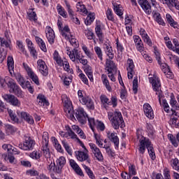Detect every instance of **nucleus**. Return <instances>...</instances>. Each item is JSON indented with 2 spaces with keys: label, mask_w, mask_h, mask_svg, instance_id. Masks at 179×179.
Returning a JSON list of instances; mask_svg holds the SVG:
<instances>
[{
  "label": "nucleus",
  "mask_w": 179,
  "mask_h": 179,
  "mask_svg": "<svg viewBox=\"0 0 179 179\" xmlns=\"http://www.w3.org/2000/svg\"><path fill=\"white\" fill-rule=\"evenodd\" d=\"M146 148L148 150V153L152 160H155V159H156V154L155 153V148H153V146L152 145V142H150L149 138L142 137V139L140 140L138 152H140L141 155H143V153H145V150H146Z\"/></svg>",
  "instance_id": "nucleus-1"
},
{
  "label": "nucleus",
  "mask_w": 179,
  "mask_h": 179,
  "mask_svg": "<svg viewBox=\"0 0 179 179\" xmlns=\"http://www.w3.org/2000/svg\"><path fill=\"white\" fill-rule=\"evenodd\" d=\"M108 117L110 121L112 122L114 129H118L120 127L124 128V127H125L121 112L115 111L113 113V112H109Z\"/></svg>",
  "instance_id": "nucleus-2"
},
{
  "label": "nucleus",
  "mask_w": 179,
  "mask_h": 179,
  "mask_svg": "<svg viewBox=\"0 0 179 179\" xmlns=\"http://www.w3.org/2000/svg\"><path fill=\"white\" fill-rule=\"evenodd\" d=\"M62 103H64V113H66V115L70 120H75V112L71 106L72 103L71 102V100H69V98H68V96L66 94L62 95Z\"/></svg>",
  "instance_id": "nucleus-3"
},
{
  "label": "nucleus",
  "mask_w": 179,
  "mask_h": 179,
  "mask_svg": "<svg viewBox=\"0 0 179 179\" xmlns=\"http://www.w3.org/2000/svg\"><path fill=\"white\" fill-rule=\"evenodd\" d=\"M36 145V141L30 136H24V143H20L18 145V148L22 150H33V148Z\"/></svg>",
  "instance_id": "nucleus-4"
},
{
  "label": "nucleus",
  "mask_w": 179,
  "mask_h": 179,
  "mask_svg": "<svg viewBox=\"0 0 179 179\" xmlns=\"http://www.w3.org/2000/svg\"><path fill=\"white\" fill-rule=\"evenodd\" d=\"M16 69L15 68H8V71L10 73L11 76H14L17 82L21 86V87H26V81L24 80V78L22 76L20 73L16 71Z\"/></svg>",
  "instance_id": "nucleus-5"
},
{
  "label": "nucleus",
  "mask_w": 179,
  "mask_h": 179,
  "mask_svg": "<svg viewBox=\"0 0 179 179\" xmlns=\"http://www.w3.org/2000/svg\"><path fill=\"white\" fill-rule=\"evenodd\" d=\"M3 99L14 107H20V101L15 95L5 94L3 95Z\"/></svg>",
  "instance_id": "nucleus-6"
},
{
  "label": "nucleus",
  "mask_w": 179,
  "mask_h": 179,
  "mask_svg": "<svg viewBox=\"0 0 179 179\" xmlns=\"http://www.w3.org/2000/svg\"><path fill=\"white\" fill-rule=\"evenodd\" d=\"M76 117L80 124H86L88 116L86 112H85V109L83 108H78L76 111Z\"/></svg>",
  "instance_id": "nucleus-7"
},
{
  "label": "nucleus",
  "mask_w": 179,
  "mask_h": 179,
  "mask_svg": "<svg viewBox=\"0 0 179 179\" xmlns=\"http://www.w3.org/2000/svg\"><path fill=\"white\" fill-rule=\"evenodd\" d=\"M53 59L59 65V66L69 68V62H68V60H66V59H61V56H59V53H58L57 50H55L53 54Z\"/></svg>",
  "instance_id": "nucleus-8"
},
{
  "label": "nucleus",
  "mask_w": 179,
  "mask_h": 179,
  "mask_svg": "<svg viewBox=\"0 0 179 179\" xmlns=\"http://www.w3.org/2000/svg\"><path fill=\"white\" fill-rule=\"evenodd\" d=\"M67 55L73 62H79L80 61V52L76 48L68 52Z\"/></svg>",
  "instance_id": "nucleus-9"
},
{
  "label": "nucleus",
  "mask_w": 179,
  "mask_h": 179,
  "mask_svg": "<svg viewBox=\"0 0 179 179\" xmlns=\"http://www.w3.org/2000/svg\"><path fill=\"white\" fill-rule=\"evenodd\" d=\"M88 151H76V155L79 162H87L90 164V158H89Z\"/></svg>",
  "instance_id": "nucleus-10"
},
{
  "label": "nucleus",
  "mask_w": 179,
  "mask_h": 179,
  "mask_svg": "<svg viewBox=\"0 0 179 179\" xmlns=\"http://www.w3.org/2000/svg\"><path fill=\"white\" fill-rule=\"evenodd\" d=\"M17 114L18 117L21 118V120H24V121H26L28 124H34V120L33 119V117L30 115V114L24 112V111H17Z\"/></svg>",
  "instance_id": "nucleus-11"
},
{
  "label": "nucleus",
  "mask_w": 179,
  "mask_h": 179,
  "mask_svg": "<svg viewBox=\"0 0 179 179\" xmlns=\"http://www.w3.org/2000/svg\"><path fill=\"white\" fill-rule=\"evenodd\" d=\"M138 4L147 15L152 13V6L148 0H138Z\"/></svg>",
  "instance_id": "nucleus-12"
},
{
  "label": "nucleus",
  "mask_w": 179,
  "mask_h": 179,
  "mask_svg": "<svg viewBox=\"0 0 179 179\" xmlns=\"http://www.w3.org/2000/svg\"><path fill=\"white\" fill-rule=\"evenodd\" d=\"M45 33L48 43L52 45L55 41V33L54 32V29L50 27H46Z\"/></svg>",
  "instance_id": "nucleus-13"
},
{
  "label": "nucleus",
  "mask_w": 179,
  "mask_h": 179,
  "mask_svg": "<svg viewBox=\"0 0 179 179\" xmlns=\"http://www.w3.org/2000/svg\"><path fill=\"white\" fill-rule=\"evenodd\" d=\"M150 83L152 84V89L155 90V92H159L160 90V87L162 86V84H160V80H159V78L153 76V77L149 78Z\"/></svg>",
  "instance_id": "nucleus-14"
},
{
  "label": "nucleus",
  "mask_w": 179,
  "mask_h": 179,
  "mask_svg": "<svg viewBox=\"0 0 179 179\" xmlns=\"http://www.w3.org/2000/svg\"><path fill=\"white\" fill-rule=\"evenodd\" d=\"M143 111L145 115L150 120H153V118H155V113H153V109L152 108V106H150V104L145 103L143 105Z\"/></svg>",
  "instance_id": "nucleus-15"
},
{
  "label": "nucleus",
  "mask_w": 179,
  "mask_h": 179,
  "mask_svg": "<svg viewBox=\"0 0 179 179\" xmlns=\"http://www.w3.org/2000/svg\"><path fill=\"white\" fill-rule=\"evenodd\" d=\"M108 138L110 142L114 143L115 149H118L120 146V138H118V136H117V133L111 131L108 132Z\"/></svg>",
  "instance_id": "nucleus-16"
},
{
  "label": "nucleus",
  "mask_w": 179,
  "mask_h": 179,
  "mask_svg": "<svg viewBox=\"0 0 179 179\" xmlns=\"http://www.w3.org/2000/svg\"><path fill=\"white\" fill-rule=\"evenodd\" d=\"M65 2H66V6L68 13L72 22H73V23H75L76 24H80V20H79V18L75 17V15H73V10L71 8V5L69 4V3H68V1H65Z\"/></svg>",
  "instance_id": "nucleus-17"
},
{
  "label": "nucleus",
  "mask_w": 179,
  "mask_h": 179,
  "mask_svg": "<svg viewBox=\"0 0 179 179\" xmlns=\"http://www.w3.org/2000/svg\"><path fill=\"white\" fill-rule=\"evenodd\" d=\"M57 166H56V171L57 174H61L62 171V167L65 166V163H66V159L65 157H60L59 159L56 160Z\"/></svg>",
  "instance_id": "nucleus-18"
},
{
  "label": "nucleus",
  "mask_w": 179,
  "mask_h": 179,
  "mask_svg": "<svg viewBox=\"0 0 179 179\" xmlns=\"http://www.w3.org/2000/svg\"><path fill=\"white\" fill-rule=\"evenodd\" d=\"M36 101L38 106L41 107H48L50 106V102L48 101L45 96L43 95L42 94H39L36 98Z\"/></svg>",
  "instance_id": "nucleus-19"
},
{
  "label": "nucleus",
  "mask_w": 179,
  "mask_h": 179,
  "mask_svg": "<svg viewBox=\"0 0 179 179\" xmlns=\"http://www.w3.org/2000/svg\"><path fill=\"white\" fill-rule=\"evenodd\" d=\"M26 72L29 78H30V79H31V80H33L36 85L38 86V85H40V81H38V77L37 75H36V73H34V71H33L31 68H27L26 69Z\"/></svg>",
  "instance_id": "nucleus-20"
},
{
  "label": "nucleus",
  "mask_w": 179,
  "mask_h": 179,
  "mask_svg": "<svg viewBox=\"0 0 179 179\" xmlns=\"http://www.w3.org/2000/svg\"><path fill=\"white\" fill-rule=\"evenodd\" d=\"M26 43L27 44V47L29 50L31 55H32L34 58H37V50H36V48H34L33 42H31L30 39H26Z\"/></svg>",
  "instance_id": "nucleus-21"
},
{
  "label": "nucleus",
  "mask_w": 179,
  "mask_h": 179,
  "mask_svg": "<svg viewBox=\"0 0 179 179\" xmlns=\"http://www.w3.org/2000/svg\"><path fill=\"white\" fill-rule=\"evenodd\" d=\"M140 34L141 37L143 38V40L144 41L145 43H146L150 47H152V40H150V38L146 34V31H145L143 29H140Z\"/></svg>",
  "instance_id": "nucleus-22"
},
{
  "label": "nucleus",
  "mask_w": 179,
  "mask_h": 179,
  "mask_svg": "<svg viewBox=\"0 0 179 179\" xmlns=\"http://www.w3.org/2000/svg\"><path fill=\"white\" fill-rule=\"evenodd\" d=\"M164 2L170 9L176 8V9L179 10V1L178 0H164Z\"/></svg>",
  "instance_id": "nucleus-23"
},
{
  "label": "nucleus",
  "mask_w": 179,
  "mask_h": 179,
  "mask_svg": "<svg viewBox=\"0 0 179 179\" xmlns=\"http://www.w3.org/2000/svg\"><path fill=\"white\" fill-rule=\"evenodd\" d=\"M8 87H9V92L10 93H13L19 87L17 84H16V82L15 80L10 79L8 83H7Z\"/></svg>",
  "instance_id": "nucleus-24"
},
{
  "label": "nucleus",
  "mask_w": 179,
  "mask_h": 179,
  "mask_svg": "<svg viewBox=\"0 0 179 179\" xmlns=\"http://www.w3.org/2000/svg\"><path fill=\"white\" fill-rule=\"evenodd\" d=\"M166 17L169 24H170L171 27H174V29L178 27V23L174 21V19H173L170 14H166Z\"/></svg>",
  "instance_id": "nucleus-25"
},
{
  "label": "nucleus",
  "mask_w": 179,
  "mask_h": 179,
  "mask_svg": "<svg viewBox=\"0 0 179 179\" xmlns=\"http://www.w3.org/2000/svg\"><path fill=\"white\" fill-rule=\"evenodd\" d=\"M154 54L155 55L156 59L158 62V64L162 66V68H166L167 66V64L166 63H162L161 57H160V52L157 51V49H154Z\"/></svg>",
  "instance_id": "nucleus-26"
},
{
  "label": "nucleus",
  "mask_w": 179,
  "mask_h": 179,
  "mask_svg": "<svg viewBox=\"0 0 179 179\" xmlns=\"http://www.w3.org/2000/svg\"><path fill=\"white\" fill-rule=\"evenodd\" d=\"M170 106L172 107L171 110H174V111H176V110H179V106L177 104L176 98L174 97V94H171V95Z\"/></svg>",
  "instance_id": "nucleus-27"
},
{
  "label": "nucleus",
  "mask_w": 179,
  "mask_h": 179,
  "mask_svg": "<svg viewBox=\"0 0 179 179\" xmlns=\"http://www.w3.org/2000/svg\"><path fill=\"white\" fill-rule=\"evenodd\" d=\"M94 13H89L86 20H85L86 26H90V24L94 22Z\"/></svg>",
  "instance_id": "nucleus-28"
},
{
  "label": "nucleus",
  "mask_w": 179,
  "mask_h": 179,
  "mask_svg": "<svg viewBox=\"0 0 179 179\" xmlns=\"http://www.w3.org/2000/svg\"><path fill=\"white\" fill-rule=\"evenodd\" d=\"M171 166L173 169V170H176V171H178L179 173V160L177 158L172 159L170 161Z\"/></svg>",
  "instance_id": "nucleus-29"
},
{
  "label": "nucleus",
  "mask_w": 179,
  "mask_h": 179,
  "mask_svg": "<svg viewBox=\"0 0 179 179\" xmlns=\"http://www.w3.org/2000/svg\"><path fill=\"white\" fill-rule=\"evenodd\" d=\"M101 78L103 83L106 86V89H107L108 92H111L113 89L111 88V86H110V82H108V79H107V76L106 74H102Z\"/></svg>",
  "instance_id": "nucleus-30"
},
{
  "label": "nucleus",
  "mask_w": 179,
  "mask_h": 179,
  "mask_svg": "<svg viewBox=\"0 0 179 179\" xmlns=\"http://www.w3.org/2000/svg\"><path fill=\"white\" fill-rule=\"evenodd\" d=\"M100 100L105 108H107V105L110 106L111 104V101H110V99H108L107 96H106L105 94L101 95Z\"/></svg>",
  "instance_id": "nucleus-31"
},
{
  "label": "nucleus",
  "mask_w": 179,
  "mask_h": 179,
  "mask_svg": "<svg viewBox=\"0 0 179 179\" xmlns=\"http://www.w3.org/2000/svg\"><path fill=\"white\" fill-rule=\"evenodd\" d=\"M77 10L78 12H82L83 15H87V13H89L87 9L86 8V6L80 2L77 3Z\"/></svg>",
  "instance_id": "nucleus-32"
},
{
  "label": "nucleus",
  "mask_w": 179,
  "mask_h": 179,
  "mask_svg": "<svg viewBox=\"0 0 179 179\" xmlns=\"http://www.w3.org/2000/svg\"><path fill=\"white\" fill-rule=\"evenodd\" d=\"M57 9L60 16H62V17H64L65 19L68 17V13H66V10H65V8H62L61 5H57Z\"/></svg>",
  "instance_id": "nucleus-33"
},
{
  "label": "nucleus",
  "mask_w": 179,
  "mask_h": 179,
  "mask_svg": "<svg viewBox=\"0 0 179 179\" xmlns=\"http://www.w3.org/2000/svg\"><path fill=\"white\" fill-rule=\"evenodd\" d=\"M95 32L97 37L99 38V41L102 43V41H103V32H101V26L96 25V27H95Z\"/></svg>",
  "instance_id": "nucleus-34"
},
{
  "label": "nucleus",
  "mask_w": 179,
  "mask_h": 179,
  "mask_svg": "<svg viewBox=\"0 0 179 179\" xmlns=\"http://www.w3.org/2000/svg\"><path fill=\"white\" fill-rule=\"evenodd\" d=\"M83 50L84 51L87 57H88V58L96 60V57L94 56V54L92 53V52L89 50L87 47H86L85 45L83 46Z\"/></svg>",
  "instance_id": "nucleus-35"
},
{
  "label": "nucleus",
  "mask_w": 179,
  "mask_h": 179,
  "mask_svg": "<svg viewBox=\"0 0 179 179\" xmlns=\"http://www.w3.org/2000/svg\"><path fill=\"white\" fill-rule=\"evenodd\" d=\"M162 72H164L168 79H173L174 78V75L171 72V70H170V68H163Z\"/></svg>",
  "instance_id": "nucleus-36"
},
{
  "label": "nucleus",
  "mask_w": 179,
  "mask_h": 179,
  "mask_svg": "<svg viewBox=\"0 0 179 179\" xmlns=\"http://www.w3.org/2000/svg\"><path fill=\"white\" fill-rule=\"evenodd\" d=\"M34 8L31 9V10H34ZM28 18L31 22H37V14L34 11H29L27 13Z\"/></svg>",
  "instance_id": "nucleus-37"
},
{
  "label": "nucleus",
  "mask_w": 179,
  "mask_h": 179,
  "mask_svg": "<svg viewBox=\"0 0 179 179\" xmlns=\"http://www.w3.org/2000/svg\"><path fill=\"white\" fill-rule=\"evenodd\" d=\"M66 40H69V43L71 44L74 48H78L79 47V42L76 38H73L72 35H71V37L69 38H66Z\"/></svg>",
  "instance_id": "nucleus-38"
},
{
  "label": "nucleus",
  "mask_w": 179,
  "mask_h": 179,
  "mask_svg": "<svg viewBox=\"0 0 179 179\" xmlns=\"http://www.w3.org/2000/svg\"><path fill=\"white\" fill-rule=\"evenodd\" d=\"M94 138L96 140V145H98L99 148H104V145H103V139L100 135L94 134Z\"/></svg>",
  "instance_id": "nucleus-39"
},
{
  "label": "nucleus",
  "mask_w": 179,
  "mask_h": 179,
  "mask_svg": "<svg viewBox=\"0 0 179 179\" xmlns=\"http://www.w3.org/2000/svg\"><path fill=\"white\" fill-rule=\"evenodd\" d=\"M87 120H88V122L90 124V127L92 131H94V128L96 127V125L97 124V121L94 120L93 117H89L87 116Z\"/></svg>",
  "instance_id": "nucleus-40"
},
{
  "label": "nucleus",
  "mask_w": 179,
  "mask_h": 179,
  "mask_svg": "<svg viewBox=\"0 0 179 179\" xmlns=\"http://www.w3.org/2000/svg\"><path fill=\"white\" fill-rule=\"evenodd\" d=\"M6 131L8 134H15L17 131V129L11 124H6Z\"/></svg>",
  "instance_id": "nucleus-41"
},
{
  "label": "nucleus",
  "mask_w": 179,
  "mask_h": 179,
  "mask_svg": "<svg viewBox=\"0 0 179 179\" xmlns=\"http://www.w3.org/2000/svg\"><path fill=\"white\" fill-rule=\"evenodd\" d=\"M0 44L1 47H5L6 48H10V44H12V42L10 41V39L6 41L3 38H1L0 41Z\"/></svg>",
  "instance_id": "nucleus-42"
},
{
  "label": "nucleus",
  "mask_w": 179,
  "mask_h": 179,
  "mask_svg": "<svg viewBox=\"0 0 179 179\" xmlns=\"http://www.w3.org/2000/svg\"><path fill=\"white\" fill-rule=\"evenodd\" d=\"M8 114L10 115V117L12 121H13L14 122H19V119L17 118V116H16V114L15 113V112H13V110L8 109Z\"/></svg>",
  "instance_id": "nucleus-43"
},
{
  "label": "nucleus",
  "mask_w": 179,
  "mask_h": 179,
  "mask_svg": "<svg viewBox=\"0 0 179 179\" xmlns=\"http://www.w3.org/2000/svg\"><path fill=\"white\" fill-rule=\"evenodd\" d=\"M69 27L65 26L64 29L61 31V34L65 38H69Z\"/></svg>",
  "instance_id": "nucleus-44"
},
{
  "label": "nucleus",
  "mask_w": 179,
  "mask_h": 179,
  "mask_svg": "<svg viewBox=\"0 0 179 179\" xmlns=\"http://www.w3.org/2000/svg\"><path fill=\"white\" fill-rule=\"evenodd\" d=\"M106 52L110 59H113V58H114V50H113L112 47L107 45L106 48Z\"/></svg>",
  "instance_id": "nucleus-45"
},
{
  "label": "nucleus",
  "mask_w": 179,
  "mask_h": 179,
  "mask_svg": "<svg viewBox=\"0 0 179 179\" xmlns=\"http://www.w3.org/2000/svg\"><path fill=\"white\" fill-rule=\"evenodd\" d=\"M94 51L96 55H97L98 58L100 59V61H102L103 59V51L101 50V48L99 46L94 47Z\"/></svg>",
  "instance_id": "nucleus-46"
},
{
  "label": "nucleus",
  "mask_w": 179,
  "mask_h": 179,
  "mask_svg": "<svg viewBox=\"0 0 179 179\" xmlns=\"http://www.w3.org/2000/svg\"><path fill=\"white\" fill-rule=\"evenodd\" d=\"M83 167L84 170H85V172L87 173V176H89L90 178L94 179V174H93L92 169L85 164H83Z\"/></svg>",
  "instance_id": "nucleus-47"
},
{
  "label": "nucleus",
  "mask_w": 179,
  "mask_h": 179,
  "mask_svg": "<svg viewBox=\"0 0 179 179\" xmlns=\"http://www.w3.org/2000/svg\"><path fill=\"white\" fill-rule=\"evenodd\" d=\"M53 143L55 145V149L57 150V152H59L60 153H62L64 152V150L62 149V147L61 146V144L58 143V140L57 138H54Z\"/></svg>",
  "instance_id": "nucleus-48"
},
{
  "label": "nucleus",
  "mask_w": 179,
  "mask_h": 179,
  "mask_svg": "<svg viewBox=\"0 0 179 179\" xmlns=\"http://www.w3.org/2000/svg\"><path fill=\"white\" fill-rule=\"evenodd\" d=\"M114 10L115 12V13L117 15V16H122V15H124V13H122V10H121V5H118V4H114Z\"/></svg>",
  "instance_id": "nucleus-49"
},
{
  "label": "nucleus",
  "mask_w": 179,
  "mask_h": 179,
  "mask_svg": "<svg viewBox=\"0 0 179 179\" xmlns=\"http://www.w3.org/2000/svg\"><path fill=\"white\" fill-rule=\"evenodd\" d=\"M22 89H27L31 94H33L34 93V89L30 84V81H26L25 87H22Z\"/></svg>",
  "instance_id": "nucleus-50"
},
{
  "label": "nucleus",
  "mask_w": 179,
  "mask_h": 179,
  "mask_svg": "<svg viewBox=\"0 0 179 179\" xmlns=\"http://www.w3.org/2000/svg\"><path fill=\"white\" fill-rule=\"evenodd\" d=\"M84 71L85 72L86 75L89 78L90 80H91V82H92V80H93V71H92V69L85 68L84 69Z\"/></svg>",
  "instance_id": "nucleus-51"
},
{
  "label": "nucleus",
  "mask_w": 179,
  "mask_h": 179,
  "mask_svg": "<svg viewBox=\"0 0 179 179\" xmlns=\"http://www.w3.org/2000/svg\"><path fill=\"white\" fill-rule=\"evenodd\" d=\"M106 15L108 20H110V22H114V15H113V10H111V9L108 8Z\"/></svg>",
  "instance_id": "nucleus-52"
},
{
  "label": "nucleus",
  "mask_w": 179,
  "mask_h": 179,
  "mask_svg": "<svg viewBox=\"0 0 179 179\" xmlns=\"http://www.w3.org/2000/svg\"><path fill=\"white\" fill-rule=\"evenodd\" d=\"M85 106H87V108H89L90 110H93L94 108V102H93L92 98L90 97V99H87V101L86 102Z\"/></svg>",
  "instance_id": "nucleus-53"
},
{
  "label": "nucleus",
  "mask_w": 179,
  "mask_h": 179,
  "mask_svg": "<svg viewBox=\"0 0 179 179\" xmlns=\"http://www.w3.org/2000/svg\"><path fill=\"white\" fill-rule=\"evenodd\" d=\"M15 96H17L20 99H23V91L20 89V87L17 88L13 92Z\"/></svg>",
  "instance_id": "nucleus-54"
},
{
  "label": "nucleus",
  "mask_w": 179,
  "mask_h": 179,
  "mask_svg": "<svg viewBox=\"0 0 179 179\" xmlns=\"http://www.w3.org/2000/svg\"><path fill=\"white\" fill-rule=\"evenodd\" d=\"M129 174L130 175V177H132V176H136V169L135 168V165H129Z\"/></svg>",
  "instance_id": "nucleus-55"
},
{
  "label": "nucleus",
  "mask_w": 179,
  "mask_h": 179,
  "mask_svg": "<svg viewBox=\"0 0 179 179\" xmlns=\"http://www.w3.org/2000/svg\"><path fill=\"white\" fill-rule=\"evenodd\" d=\"M62 143L64 149L66 150L67 153H69V155H72V150H71V147H69L68 143H66V141H62Z\"/></svg>",
  "instance_id": "nucleus-56"
},
{
  "label": "nucleus",
  "mask_w": 179,
  "mask_h": 179,
  "mask_svg": "<svg viewBox=\"0 0 179 179\" xmlns=\"http://www.w3.org/2000/svg\"><path fill=\"white\" fill-rule=\"evenodd\" d=\"M90 148L92 150V153H94V155H96V153L100 152V149L99 148H97V146H96V144L94 143H90Z\"/></svg>",
  "instance_id": "nucleus-57"
},
{
  "label": "nucleus",
  "mask_w": 179,
  "mask_h": 179,
  "mask_svg": "<svg viewBox=\"0 0 179 179\" xmlns=\"http://www.w3.org/2000/svg\"><path fill=\"white\" fill-rule=\"evenodd\" d=\"M113 71H114L113 68H108L107 69V71L108 72V78H110V79L112 82H115V77L114 76V74L113 73Z\"/></svg>",
  "instance_id": "nucleus-58"
},
{
  "label": "nucleus",
  "mask_w": 179,
  "mask_h": 179,
  "mask_svg": "<svg viewBox=\"0 0 179 179\" xmlns=\"http://www.w3.org/2000/svg\"><path fill=\"white\" fill-rule=\"evenodd\" d=\"M95 128L99 129L100 131H104V129H106V126L104 125V123L96 120V124L95 126Z\"/></svg>",
  "instance_id": "nucleus-59"
},
{
  "label": "nucleus",
  "mask_w": 179,
  "mask_h": 179,
  "mask_svg": "<svg viewBox=\"0 0 179 179\" xmlns=\"http://www.w3.org/2000/svg\"><path fill=\"white\" fill-rule=\"evenodd\" d=\"M69 131H67V135L70 136L71 139H76L78 141L79 138H78V136L75 134V132L71 129V127H69Z\"/></svg>",
  "instance_id": "nucleus-60"
},
{
  "label": "nucleus",
  "mask_w": 179,
  "mask_h": 179,
  "mask_svg": "<svg viewBox=\"0 0 179 179\" xmlns=\"http://www.w3.org/2000/svg\"><path fill=\"white\" fill-rule=\"evenodd\" d=\"M16 45H17L20 51H22L23 54H26V50H24V45H23V42L20 41H17Z\"/></svg>",
  "instance_id": "nucleus-61"
},
{
  "label": "nucleus",
  "mask_w": 179,
  "mask_h": 179,
  "mask_svg": "<svg viewBox=\"0 0 179 179\" xmlns=\"http://www.w3.org/2000/svg\"><path fill=\"white\" fill-rule=\"evenodd\" d=\"M106 67L108 68H117V65H115V63L111 59H106Z\"/></svg>",
  "instance_id": "nucleus-62"
},
{
  "label": "nucleus",
  "mask_w": 179,
  "mask_h": 179,
  "mask_svg": "<svg viewBox=\"0 0 179 179\" xmlns=\"http://www.w3.org/2000/svg\"><path fill=\"white\" fill-rule=\"evenodd\" d=\"M42 138L43 145H48V132H43Z\"/></svg>",
  "instance_id": "nucleus-63"
},
{
  "label": "nucleus",
  "mask_w": 179,
  "mask_h": 179,
  "mask_svg": "<svg viewBox=\"0 0 179 179\" xmlns=\"http://www.w3.org/2000/svg\"><path fill=\"white\" fill-rule=\"evenodd\" d=\"M138 79H134L133 80V92L134 94H136L138 93Z\"/></svg>",
  "instance_id": "nucleus-64"
}]
</instances>
